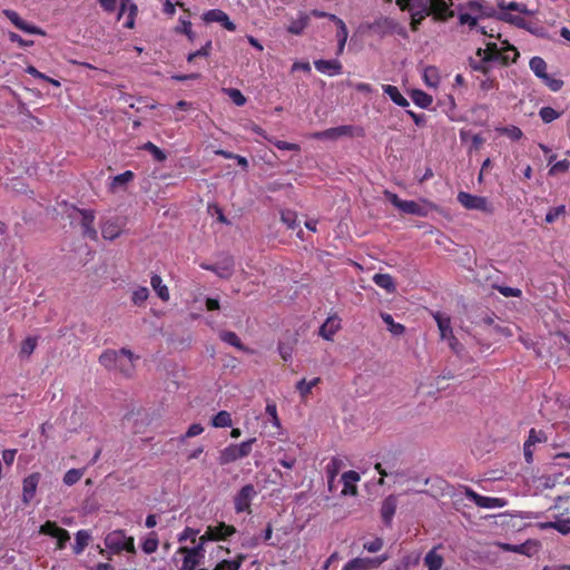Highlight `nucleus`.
<instances>
[{"label":"nucleus","instance_id":"f257e3e1","mask_svg":"<svg viewBox=\"0 0 570 570\" xmlns=\"http://www.w3.org/2000/svg\"><path fill=\"white\" fill-rule=\"evenodd\" d=\"M393 0H385L392 2ZM400 11L410 16V29L413 32L419 31L423 21L431 17L435 22H446L455 13L453 10V0H394Z\"/></svg>","mask_w":570,"mask_h":570},{"label":"nucleus","instance_id":"f03ea898","mask_svg":"<svg viewBox=\"0 0 570 570\" xmlns=\"http://www.w3.org/2000/svg\"><path fill=\"white\" fill-rule=\"evenodd\" d=\"M256 438L248 439L239 444H229L219 452L218 463L226 465L250 454Z\"/></svg>","mask_w":570,"mask_h":570},{"label":"nucleus","instance_id":"7ed1b4c3","mask_svg":"<svg viewBox=\"0 0 570 570\" xmlns=\"http://www.w3.org/2000/svg\"><path fill=\"white\" fill-rule=\"evenodd\" d=\"M529 67L530 69L532 70V72L539 78L541 79V81L553 92H557L559 91L562 86H563V81L561 79H556L553 77H551L548 72H547V62L544 61L543 58L541 57H532L530 59V62H529Z\"/></svg>","mask_w":570,"mask_h":570},{"label":"nucleus","instance_id":"20e7f679","mask_svg":"<svg viewBox=\"0 0 570 570\" xmlns=\"http://www.w3.org/2000/svg\"><path fill=\"white\" fill-rule=\"evenodd\" d=\"M458 202L466 209L480 210L484 214H493L494 207L484 196H476L466 191H460L458 194Z\"/></svg>","mask_w":570,"mask_h":570},{"label":"nucleus","instance_id":"39448f33","mask_svg":"<svg viewBox=\"0 0 570 570\" xmlns=\"http://www.w3.org/2000/svg\"><path fill=\"white\" fill-rule=\"evenodd\" d=\"M39 533L55 538L57 540V550L65 549L68 541L70 540L69 532L66 529L59 527L56 521H46L43 524L40 525Z\"/></svg>","mask_w":570,"mask_h":570},{"label":"nucleus","instance_id":"423d86ee","mask_svg":"<svg viewBox=\"0 0 570 570\" xmlns=\"http://www.w3.org/2000/svg\"><path fill=\"white\" fill-rule=\"evenodd\" d=\"M547 441L548 436L543 430L530 429L528 439L523 443V455L527 463L531 464L533 462L535 445Z\"/></svg>","mask_w":570,"mask_h":570},{"label":"nucleus","instance_id":"0eeeda50","mask_svg":"<svg viewBox=\"0 0 570 570\" xmlns=\"http://www.w3.org/2000/svg\"><path fill=\"white\" fill-rule=\"evenodd\" d=\"M389 557L386 554L375 558H354L350 560L342 570H372L379 568Z\"/></svg>","mask_w":570,"mask_h":570},{"label":"nucleus","instance_id":"6e6552de","mask_svg":"<svg viewBox=\"0 0 570 570\" xmlns=\"http://www.w3.org/2000/svg\"><path fill=\"white\" fill-rule=\"evenodd\" d=\"M464 494L466 499L473 501L480 508L494 509L505 505L504 499L481 495L469 487H464Z\"/></svg>","mask_w":570,"mask_h":570},{"label":"nucleus","instance_id":"1a4fd4ad","mask_svg":"<svg viewBox=\"0 0 570 570\" xmlns=\"http://www.w3.org/2000/svg\"><path fill=\"white\" fill-rule=\"evenodd\" d=\"M256 495L253 484H246L237 492L234 499L235 511L237 513L250 512V502Z\"/></svg>","mask_w":570,"mask_h":570},{"label":"nucleus","instance_id":"9d476101","mask_svg":"<svg viewBox=\"0 0 570 570\" xmlns=\"http://www.w3.org/2000/svg\"><path fill=\"white\" fill-rule=\"evenodd\" d=\"M81 215L82 235L91 240L98 239V232L95 228V212L92 209H76Z\"/></svg>","mask_w":570,"mask_h":570},{"label":"nucleus","instance_id":"9b49d317","mask_svg":"<svg viewBox=\"0 0 570 570\" xmlns=\"http://www.w3.org/2000/svg\"><path fill=\"white\" fill-rule=\"evenodd\" d=\"M438 209V206L426 199L422 200V203H417L414 200H405L403 203L401 212L405 214L415 215L419 217H426L430 210Z\"/></svg>","mask_w":570,"mask_h":570},{"label":"nucleus","instance_id":"f8f14e48","mask_svg":"<svg viewBox=\"0 0 570 570\" xmlns=\"http://www.w3.org/2000/svg\"><path fill=\"white\" fill-rule=\"evenodd\" d=\"M3 14L11 21V23L17 27L19 30L30 33V35H39L45 36L46 32L40 27H37L35 24H30L26 22L21 17L11 9H4Z\"/></svg>","mask_w":570,"mask_h":570},{"label":"nucleus","instance_id":"ddd939ff","mask_svg":"<svg viewBox=\"0 0 570 570\" xmlns=\"http://www.w3.org/2000/svg\"><path fill=\"white\" fill-rule=\"evenodd\" d=\"M203 20L207 23L218 22L228 31L236 30V24L233 21H230L227 13H225L220 9H210L204 12Z\"/></svg>","mask_w":570,"mask_h":570},{"label":"nucleus","instance_id":"4468645a","mask_svg":"<svg viewBox=\"0 0 570 570\" xmlns=\"http://www.w3.org/2000/svg\"><path fill=\"white\" fill-rule=\"evenodd\" d=\"M436 324H438V327H439V331H440V335H441V338L442 340H449L450 341V346L451 347H454V343H456V338L453 334V330H452V326H451V320L449 316L440 313V312H436L434 315H433Z\"/></svg>","mask_w":570,"mask_h":570},{"label":"nucleus","instance_id":"2eb2a0df","mask_svg":"<svg viewBox=\"0 0 570 570\" xmlns=\"http://www.w3.org/2000/svg\"><path fill=\"white\" fill-rule=\"evenodd\" d=\"M206 529L208 531L207 538H212V541H224L236 533V528L232 524H226L225 522H218L216 525H208Z\"/></svg>","mask_w":570,"mask_h":570},{"label":"nucleus","instance_id":"dca6fc26","mask_svg":"<svg viewBox=\"0 0 570 570\" xmlns=\"http://www.w3.org/2000/svg\"><path fill=\"white\" fill-rule=\"evenodd\" d=\"M41 475L39 472H33L23 479L22 501L24 503H29L33 499Z\"/></svg>","mask_w":570,"mask_h":570},{"label":"nucleus","instance_id":"f3484780","mask_svg":"<svg viewBox=\"0 0 570 570\" xmlns=\"http://www.w3.org/2000/svg\"><path fill=\"white\" fill-rule=\"evenodd\" d=\"M314 66H315V69L318 72L327 75V76L341 75L342 70H343L342 63L338 60H336V59H332V60H324V59L315 60L314 61Z\"/></svg>","mask_w":570,"mask_h":570},{"label":"nucleus","instance_id":"a211bd4d","mask_svg":"<svg viewBox=\"0 0 570 570\" xmlns=\"http://www.w3.org/2000/svg\"><path fill=\"white\" fill-rule=\"evenodd\" d=\"M551 510L553 518L570 522V495L559 497Z\"/></svg>","mask_w":570,"mask_h":570},{"label":"nucleus","instance_id":"6ab92c4d","mask_svg":"<svg viewBox=\"0 0 570 570\" xmlns=\"http://www.w3.org/2000/svg\"><path fill=\"white\" fill-rule=\"evenodd\" d=\"M121 356H119V362L117 363L116 370L122 373L126 376H130L134 371V360L135 356L132 352L126 347L120 348Z\"/></svg>","mask_w":570,"mask_h":570},{"label":"nucleus","instance_id":"aec40b11","mask_svg":"<svg viewBox=\"0 0 570 570\" xmlns=\"http://www.w3.org/2000/svg\"><path fill=\"white\" fill-rule=\"evenodd\" d=\"M340 328L341 318L336 315L328 316L320 327V335L327 341H332L333 336L337 333Z\"/></svg>","mask_w":570,"mask_h":570},{"label":"nucleus","instance_id":"412c9836","mask_svg":"<svg viewBox=\"0 0 570 570\" xmlns=\"http://www.w3.org/2000/svg\"><path fill=\"white\" fill-rule=\"evenodd\" d=\"M125 538L126 534L122 530L112 531L105 538V544L112 552L120 553Z\"/></svg>","mask_w":570,"mask_h":570},{"label":"nucleus","instance_id":"4be33fe9","mask_svg":"<svg viewBox=\"0 0 570 570\" xmlns=\"http://www.w3.org/2000/svg\"><path fill=\"white\" fill-rule=\"evenodd\" d=\"M137 12H138V8L134 2H131L130 0H121L119 17L124 13H127V19H126V22L124 23V26L126 28H128V29L134 28Z\"/></svg>","mask_w":570,"mask_h":570},{"label":"nucleus","instance_id":"5701e85b","mask_svg":"<svg viewBox=\"0 0 570 570\" xmlns=\"http://www.w3.org/2000/svg\"><path fill=\"white\" fill-rule=\"evenodd\" d=\"M235 263L233 257L228 256L214 264V273L220 278L228 279L234 273Z\"/></svg>","mask_w":570,"mask_h":570},{"label":"nucleus","instance_id":"b1692460","mask_svg":"<svg viewBox=\"0 0 570 570\" xmlns=\"http://www.w3.org/2000/svg\"><path fill=\"white\" fill-rule=\"evenodd\" d=\"M360 480V475L357 472L351 470V471H347V472H344L342 474V481L344 483V488L342 490V493L344 495L346 494H356L357 493V488L355 485V483Z\"/></svg>","mask_w":570,"mask_h":570},{"label":"nucleus","instance_id":"393cba45","mask_svg":"<svg viewBox=\"0 0 570 570\" xmlns=\"http://www.w3.org/2000/svg\"><path fill=\"white\" fill-rule=\"evenodd\" d=\"M396 511V499L389 495L382 503L381 517L386 525H390Z\"/></svg>","mask_w":570,"mask_h":570},{"label":"nucleus","instance_id":"a878e982","mask_svg":"<svg viewBox=\"0 0 570 570\" xmlns=\"http://www.w3.org/2000/svg\"><path fill=\"white\" fill-rule=\"evenodd\" d=\"M501 55V48L498 47L495 42H488L485 48H479L476 50V56H483L485 60H490L492 62H498Z\"/></svg>","mask_w":570,"mask_h":570},{"label":"nucleus","instance_id":"bb28decb","mask_svg":"<svg viewBox=\"0 0 570 570\" xmlns=\"http://www.w3.org/2000/svg\"><path fill=\"white\" fill-rule=\"evenodd\" d=\"M505 46L501 48V55L499 58V63L502 66H508L509 63L515 62L519 58V51L514 46L509 45L504 41Z\"/></svg>","mask_w":570,"mask_h":570},{"label":"nucleus","instance_id":"cd10ccee","mask_svg":"<svg viewBox=\"0 0 570 570\" xmlns=\"http://www.w3.org/2000/svg\"><path fill=\"white\" fill-rule=\"evenodd\" d=\"M119 356H121L120 350H107L99 356V363L104 367L112 370L116 368L117 363L119 362Z\"/></svg>","mask_w":570,"mask_h":570},{"label":"nucleus","instance_id":"c85d7f7f","mask_svg":"<svg viewBox=\"0 0 570 570\" xmlns=\"http://www.w3.org/2000/svg\"><path fill=\"white\" fill-rule=\"evenodd\" d=\"M219 337L223 342L236 347L239 351L252 353V351L242 343L240 338L237 336L235 332L223 331L219 334Z\"/></svg>","mask_w":570,"mask_h":570},{"label":"nucleus","instance_id":"c756f323","mask_svg":"<svg viewBox=\"0 0 570 570\" xmlns=\"http://www.w3.org/2000/svg\"><path fill=\"white\" fill-rule=\"evenodd\" d=\"M90 539H91V534L88 530H79L76 533V538H75L76 542L72 546L73 553L77 556L82 553L83 550L89 544Z\"/></svg>","mask_w":570,"mask_h":570},{"label":"nucleus","instance_id":"7c9ffc66","mask_svg":"<svg viewBox=\"0 0 570 570\" xmlns=\"http://www.w3.org/2000/svg\"><path fill=\"white\" fill-rule=\"evenodd\" d=\"M383 91L397 106H400V107H407L410 105L409 100L400 92L397 87L392 86V85H385L383 87Z\"/></svg>","mask_w":570,"mask_h":570},{"label":"nucleus","instance_id":"2f4dec72","mask_svg":"<svg viewBox=\"0 0 570 570\" xmlns=\"http://www.w3.org/2000/svg\"><path fill=\"white\" fill-rule=\"evenodd\" d=\"M337 136L341 137H357L362 138L365 136V130L361 126L343 125L336 127Z\"/></svg>","mask_w":570,"mask_h":570},{"label":"nucleus","instance_id":"473e14b6","mask_svg":"<svg viewBox=\"0 0 570 570\" xmlns=\"http://www.w3.org/2000/svg\"><path fill=\"white\" fill-rule=\"evenodd\" d=\"M373 282L387 293H394L396 289L394 279L390 274H375L373 276Z\"/></svg>","mask_w":570,"mask_h":570},{"label":"nucleus","instance_id":"72a5a7b5","mask_svg":"<svg viewBox=\"0 0 570 570\" xmlns=\"http://www.w3.org/2000/svg\"><path fill=\"white\" fill-rule=\"evenodd\" d=\"M150 285L161 301H164V302L169 301L170 295H169L168 287L163 284V279L159 275L155 274L151 276Z\"/></svg>","mask_w":570,"mask_h":570},{"label":"nucleus","instance_id":"f704fd0d","mask_svg":"<svg viewBox=\"0 0 570 570\" xmlns=\"http://www.w3.org/2000/svg\"><path fill=\"white\" fill-rule=\"evenodd\" d=\"M38 344L37 336H28L21 342L19 357L21 360L29 358L31 354L35 352Z\"/></svg>","mask_w":570,"mask_h":570},{"label":"nucleus","instance_id":"c9c22d12","mask_svg":"<svg viewBox=\"0 0 570 570\" xmlns=\"http://www.w3.org/2000/svg\"><path fill=\"white\" fill-rule=\"evenodd\" d=\"M443 557L435 552V549L429 551L424 557V564L428 570H440L443 566Z\"/></svg>","mask_w":570,"mask_h":570},{"label":"nucleus","instance_id":"e433bc0d","mask_svg":"<svg viewBox=\"0 0 570 570\" xmlns=\"http://www.w3.org/2000/svg\"><path fill=\"white\" fill-rule=\"evenodd\" d=\"M321 382V377H315L312 381L307 382L305 379H302L296 383V390L301 394V397L305 400L312 392V389L318 385Z\"/></svg>","mask_w":570,"mask_h":570},{"label":"nucleus","instance_id":"4c0bfd02","mask_svg":"<svg viewBox=\"0 0 570 570\" xmlns=\"http://www.w3.org/2000/svg\"><path fill=\"white\" fill-rule=\"evenodd\" d=\"M342 465V461L337 458H332L326 464V475L330 489L332 488Z\"/></svg>","mask_w":570,"mask_h":570},{"label":"nucleus","instance_id":"58836bf2","mask_svg":"<svg viewBox=\"0 0 570 570\" xmlns=\"http://www.w3.org/2000/svg\"><path fill=\"white\" fill-rule=\"evenodd\" d=\"M101 235L105 239L114 240L120 235V228L116 222L108 220L101 226Z\"/></svg>","mask_w":570,"mask_h":570},{"label":"nucleus","instance_id":"ea45409f","mask_svg":"<svg viewBox=\"0 0 570 570\" xmlns=\"http://www.w3.org/2000/svg\"><path fill=\"white\" fill-rule=\"evenodd\" d=\"M382 321L387 325V330L393 335H402L405 332V326L394 322L393 317L389 313H381Z\"/></svg>","mask_w":570,"mask_h":570},{"label":"nucleus","instance_id":"a19ab883","mask_svg":"<svg viewBox=\"0 0 570 570\" xmlns=\"http://www.w3.org/2000/svg\"><path fill=\"white\" fill-rule=\"evenodd\" d=\"M232 415L227 411H219L216 415L212 419V425L214 428H229L232 426Z\"/></svg>","mask_w":570,"mask_h":570},{"label":"nucleus","instance_id":"79ce46f5","mask_svg":"<svg viewBox=\"0 0 570 570\" xmlns=\"http://www.w3.org/2000/svg\"><path fill=\"white\" fill-rule=\"evenodd\" d=\"M480 59L476 60V59H473V58H470L469 59V66L472 70L474 71H479L481 72L483 76H487L489 75L490 72V63L492 61L490 60H485V58L483 56L479 57Z\"/></svg>","mask_w":570,"mask_h":570},{"label":"nucleus","instance_id":"37998d69","mask_svg":"<svg viewBox=\"0 0 570 570\" xmlns=\"http://www.w3.org/2000/svg\"><path fill=\"white\" fill-rule=\"evenodd\" d=\"M149 297V289L146 286H138L131 293V302L136 306H141Z\"/></svg>","mask_w":570,"mask_h":570},{"label":"nucleus","instance_id":"c03bdc74","mask_svg":"<svg viewBox=\"0 0 570 570\" xmlns=\"http://www.w3.org/2000/svg\"><path fill=\"white\" fill-rule=\"evenodd\" d=\"M281 220L288 229H295L298 226L297 213L292 209H284L281 212Z\"/></svg>","mask_w":570,"mask_h":570},{"label":"nucleus","instance_id":"a18cd8bd","mask_svg":"<svg viewBox=\"0 0 570 570\" xmlns=\"http://www.w3.org/2000/svg\"><path fill=\"white\" fill-rule=\"evenodd\" d=\"M140 149L150 153L153 155L154 159L157 160V161H165L166 158H167V155L165 154V151L163 149H160L158 146H156L154 142H151V141L145 142L140 147Z\"/></svg>","mask_w":570,"mask_h":570},{"label":"nucleus","instance_id":"49530a36","mask_svg":"<svg viewBox=\"0 0 570 570\" xmlns=\"http://www.w3.org/2000/svg\"><path fill=\"white\" fill-rule=\"evenodd\" d=\"M265 139L281 150H288V151H299L301 150L299 145L294 144V142L283 141L275 137H269V136H265Z\"/></svg>","mask_w":570,"mask_h":570},{"label":"nucleus","instance_id":"de8ad7c7","mask_svg":"<svg viewBox=\"0 0 570 570\" xmlns=\"http://www.w3.org/2000/svg\"><path fill=\"white\" fill-rule=\"evenodd\" d=\"M184 556L183 564L180 570H196L197 567L202 563V559L190 554V552H179Z\"/></svg>","mask_w":570,"mask_h":570},{"label":"nucleus","instance_id":"09e8293b","mask_svg":"<svg viewBox=\"0 0 570 570\" xmlns=\"http://www.w3.org/2000/svg\"><path fill=\"white\" fill-rule=\"evenodd\" d=\"M499 18H500V20H502L504 22H509L518 28H523V29L527 28L525 19L519 14H512L510 12H502L499 16Z\"/></svg>","mask_w":570,"mask_h":570},{"label":"nucleus","instance_id":"8fccbe9b","mask_svg":"<svg viewBox=\"0 0 570 570\" xmlns=\"http://www.w3.org/2000/svg\"><path fill=\"white\" fill-rule=\"evenodd\" d=\"M85 473V469H70L63 475V483L68 487H71L80 481Z\"/></svg>","mask_w":570,"mask_h":570},{"label":"nucleus","instance_id":"3c124183","mask_svg":"<svg viewBox=\"0 0 570 570\" xmlns=\"http://www.w3.org/2000/svg\"><path fill=\"white\" fill-rule=\"evenodd\" d=\"M412 99L414 104L421 108L430 107L433 101L432 97L422 90H414L412 94Z\"/></svg>","mask_w":570,"mask_h":570},{"label":"nucleus","instance_id":"603ef678","mask_svg":"<svg viewBox=\"0 0 570 570\" xmlns=\"http://www.w3.org/2000/svg\"><path fill=\"white\" fill-rule=\"evenodd\" d=\"M158 538L155 532H151L148 538H146L141 543V549L145 553L150 554L157 551L158 549Z\"/></svg>","mask_w":570,"mask_h":570},{"label":"nucleus","instance_id":"864d4df0","mask_svg":"<svg viewBox=\"0 0 570 570\" xmlns=\"http://www.w3.org/2000/svg\"><path fill=\"white\" fill-rule=\"evenodd\" d=\"M135 178V174L131 170H126L119 175H116L112 178V181L110 184V188L115 189L119 186H122L129 181H131Z\"/></svg>","mask_w":570,"mask_h":570},{"label":"nucleus","instance_id":"5fc2aeb1","mask_svg":"<svg viewBox=\"0 0 570 570\" xmlns=\"http://www.w3.org/2000/svg\"><path fill=\"white\" fill-rule=\"evenodd\" d=\"M539 116L544 124H550L561 116V112L557 111L552 107H542L539 111Z\"/></svg>","mask_w":570,"mask_h":570},{"label":"nucleus","instance_id":"6e6d98bb","mask_svg":"<svg viewBox=\"0 0 570 570\" xmlns=\"http://www.w3.org/2000/svg\"><path fill=\"white\" fill-rule=\"evenodd\" d=\"M225 94L230 98V100L238 107H242L246 104V97L239 89L236 88H227L224 89Z\"/></svg>","mask_w":570,"mask_h":570},{"label":"nucleus","instance_id":"4d7b16f0","mask_svg":"<svg viewBox=\"0 0 570 570\" xmlns=\"http://www.w3.org/2000/svg\"><path fill=\"white\" fill-rule=\"evenodd\" d=\"M424 80L425 83L430 87H436L439 85V75L435 67H426L424 69Z\"/></svg>","mask_w":570,"mask_h":570},{"label":"nucleus","instance_id":"13d9d810","mask_svg":"<svg viewBox=\"0 0 570 570\" xmlns=\"http://www.w3.org/2000/svg\"><path fill=\"white\" fill-rule=\"evenodd\" d=\"M210 51H212V40H207L206 43L200 49H198L194 52H190L187 56V61L193 62L198 57L206 58L210 55Z\"/></svg>","mask_w":570,"mask_h":570},{"label":"nucleus","instance_id":"bf43d9fd","mask_svg":"<svg viewBox=\"0 0 570 570\" xmlns=\"http://www.w3.org/2000/svg\"><path fill=\"white\" fill-rule=\"evenodd\" d=\"M311 137L314 139H317V140H324V139L337 140L338 139L336 127L328 128V129H325L322 131H316V132L312 134Z\"/></svg>","mask_w":570,"mask_h":570},{"label":"nucleus","instance_id":"052dcab7","mask_svg":"<svg viewBox=\"0 0 570 570\" xmlns=\"http://www.w3.org/2000/svg\"><path fill=\"white\" fill-rule=\"evenodd\" d=\"M498 6L503 11H518L521 13H528L525 6L522 3L515 2V1H511V2L500 1L498 3Z\"/></svg>","mask_w":570,"mask_h":570},{"label":"nucleus","instance_id":"680f3d73","mask_svg":"<svg viewBox=\"0 0 570 570\" xmlns=\"http://www.w3.org/2000/svg\"><path fill=\"white\" fill-rule=\"evenodd\" d=\"M26 72L29 73L30 76L37 78V79H41V80H45V81H48L50 82L51 85L56 86V87H60V82L56 79H52L48 76H46L45 73L40 72L36 67L33 66H28L26 68Z\"/></svg>","mask_w":570,"mask_h":570},{"label":"nucleus","instance_id":"e2e57ef3","mask_svg":"<svg viewBox=\"0 0 570 570\" xmlns=\"http://www.w3.org/2000/svg\"><path fill=\"white\" fill-rule=\"evenodd\" d=\"M499 88V82L495 78L490 77L489 75L483 76V78L480 79V89L484 92H488L490 90H494Z\"/></svg>","mask_w":570,"mask_h":570},{"label":"nucleus","instance_id":"0e129e2a","mask_svg":"<svg viewBox=\"0 0 570 570\" xmlns=\"http://www.w3.org/2000/svg\"><path fill=\"white\" fill-rule=\"evenodd\" d=\"M570 168V161L568 159H562L554 163L550 169L549 175L556 176L558 174L567 173Z\"/></svg>","mask_w":570,"mask_h":570},{"label":"nucleus","instance_id":"69168bd1","mask_svg":"<svg viewBox=\"0 0 570 570\" xmlns=\"http://www.w3.org/2000/svg\"><path fill=\"white\" fill-rule=\"evenodd\" d=\"M180 26L176 28V31L184 33L187 38L193 41L195 39V32L191 30V22L189 20L179 19Z\"/></svg>","mask_w":570,"mask_h":570},{"label":"nucleus","instance_id":"338daca9","mask_svg":"<svg viewBox=\"0 0 570 570\" xmlns=\"http://www.w3.org/2000/svg\"><path fill=\"white\" fill-rule=\"evenodd\" d=\"M554 519H556V521L549 522L547 525L558 530L562 534H567L570 532V527H569L570 522H566V521L561 520L560 518H554Z\"/></svg>","mask_w":570,"mask_h":570},{"label":"nucleus","instance_id":"774afa93","mask_svg":"<svg viewBox=\"0 0 570 570\" xmlns=\"http://www.w3.org/2000/svg\"><path fill=\"white\" fill-rule=\"evenodd\" d=\"M553 461L556 465L563 466L570 469V453L562 452L558 453L553 456Z\"/></svg>","mask_w":570,"mask_h":570}]
</instances>
